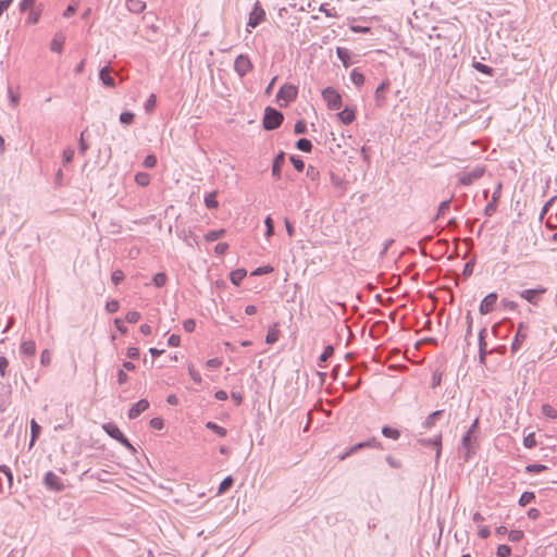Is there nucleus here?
<instances>
[{"instance_id": "obj_1", "label": "nucleus", "mask_w": 557, "mask_h": 557, "mask_svg": "<svg viewBox=\"0 0 557 557\" xmlns=\"http://www.w3.org/2000/svg\"><path fill=\"white\" fill-rule=\"evenodd\" d=\"M283 120H284V115L281 111L276 110L274 108L268 107L264 110L262 124H263L264 129L273 131L281 126Z\"/></svg>"}, {"instance_id": "obj_2", "label": "nucleus", "mask_w": 557, "mask_h": 557, "mask_svg": "<svg viewBox=\"0 0 557 557\" xmlns=\"http://www.w3.org/2000/svg\"><path fill=\"white\" fill-rule=\"evenodd\" d=\"M297 95L298 90L296 86L292 84H284L276 95L278 106L281 108L288 106L289 102L294 101L297 98Z\"/></svg>"}, {"instance_id": "obj_3", "label": "nucleus", "mask_w": 557, "mask_h": 557, "mask_svg": "<svg viewBox=\"0 0 557 557\" xmlns=\"http://www.w3.org/2000/svg\"><path fill=\"white\" fill-rule=\"evenodd\" d=\"M322 98L330 110L337 111L342 107V96L333 87H326L322 90Z\"/></svg>"}, {"instance_id": "obj_4", "label": "nucleus", "mask_w": 557, "mask_h": 557, "mask_svg": "<svg viewBox=\"0 0 557 557\" xmlns=\"http://www.w3.org/2000/svg\"><path fill=\"white\" fill-rule=\"evenodd\" d=\"M234 70L239 77H244L248 72L252 70V63L248 55L239 54L234 62Z\"/></svg>"}, {"instance_id": "obj_5", "label": "nucleus", "mask_w": 557, "mask_h": 557, "mask_svg": "<svg viewBox=\"0 0 557 557\" xmlns=\"http://www.w3.org/2000/svg\"><path fill=\"white\" fill-rule=\"evenodd\" d=\"M484 174L483 168H475L470 172H463L459 174V183L465 186L473 184L476 180L481 178Z\"/></svg>"}, {"instance_id": "obj_6", "label": "nucleus", "mask_w": 557, "mask_h": 557, "mask_svg": "<svg viewBox=\"0 0 557 557\" xmlns=\"http://www.w3.org/2000/svg\"><path fill=\"white\" fill-rule=\"evenodd\" d=\"M264 16L265 12L260 2L257 1L249 14L248 26L252 28L257 27L264 20Z\"/></svg>"}, {"instance_id": "obj_7", "label": "nucleus", "mask_w": 557, "mask_h": 557, "mask_svg": "<svg viewBox=\"0 0 557 557\" xmlns=\"http://www.w3.org/2000/svg\"><path fill=\"white\" fill-rule=\"evenodd\" d=\"M45 485L54 492H60L64 488L61 478L52 471H48L44 478Z\"/></svg>"}, {"instance_id": "obj_8", "label": "nucleus", "mask_w": 557, "mask_h": 557, "mask_svg": "<svg viewBox=\"0 0 557 557\" xmlns=\"http://www.w3.org/2000/svg\"><path fill=\"white\" fill-rule=\"evenodd\" d=\"M462 448L466 450L465 453V461H468L471 454H474L478 442L476 437L473 434L466 433L461 441Z\"/></svg>"}, {"instance_id": "obj_9", "label": "nucleus", "mask_w": 557, "mask_h": 557, "mask_svg": "<svg viewBox=\"0 0 557 557\" xmlns=\"http://www.w3.org/2000/svg\"><path fill=\"white\" fill-rule=\"evenodd\" d=\"M497 294L490 293L486 295L480 304L479 311L481 314H488L494 310L495 304L497 301Z\"/></svg>"}, {"instance_id": "obj_10", "label": "nucleus", "mask_w": 557, "mask_h": 557, "mask_svg": "<svg viewBox=\"0 0 557 557\" xmlns=\"http://www.w3.org/2000/svg\"><path fill=\"white\" fill-rule=\"evenodd\" d=\"M546 293L545 287H539L534 289H524L519 293L520 297L525 299L528 302L536 306L539 302V296Z\"/></svg>"}, {"instance_id": "obj_11", "label": "nucleus", "mask_w": 557, "mask_h": 557, "mask_svg": "<svg viewBox=\"0 0 557 557\" xmlns=\"http://www.w3.org/2000/svg\"><path fill=\"white\" fill-rule=\"evenodd\" d=\"M527 337H528L527 327L523 324H519L515 339L511 344V348H510L511 352H517L521 348V346Z\"/></svg>"}, {"instance_id": "obj_12", "label": "nucleus", "mask_w": 557, "mask_h": 557, "mask_svg": "<svg viewBox=\"0 0 557 557\" xmlns=\"http://www.w3.org/2000/svg\"><path fill=\"white\" fill-rule=\"evenodd\" d=\"M149 408V401L147 399H140L128 410V419H136L140 413Z\"/></svg>"}, {"instance_id": "obj_13", "label": "nucleus", "mask_w": 557, "mask_h": 557, "mask_svg": "<svg viewBox=\"0 0 557 557\" xmlns=\"http://www.w3.org/2000/svg\"><path fill=\"white\" fill-rule=\"evenodd\" d=\"M371 447V448H382L381 443L376 438H371L369 441L360 442L355 444L348 449V454H355L361 448Z\"/></svg>"}, {"instance_id": "obj_14", "label": "nucleus", "mask_w": 557, "mask_h": 557, "mask_svg": "<svg viewBox=\"0 0 557 557\" xmlns=\"http://www.w3.org/2000/svg\"><path fill=\"white\" fill-rule=\"evenodd\" d=\"M99 78L102 82V84L107 87H114L115 82L114 78L111 76V70L109 66H104L100 70Z\"/></svg>"}, {"instance_id": "obj_15", "label": "nucleus", "mask_w": 557, "mask_h": 557, "mask_svg": "<svg viewBox=\"0 0 557 557\" xmlns=\"http://www.w3.org/2000/svg\"><path fill=\"white\" fill-rule=\"evenodd\" d=\"M284 162H285V153L284 152H280L273 160L272 175L275 176L276 178L281 177V169H282V165L284 164Z\"/></svg>"}, {"instance_id": "obj_16", "label": "nucleus", "mask_w": 557, "mask_h": 557, "mask_svg": "<svg viewBox=\"0 0 557 557\" xmlns=\"http://www.w3.org/2000/svg\"><path fill=\"white\" fill-rule=\"evenodd\" d=\"M103 430L106 433L111 436L112 438L116 440L117 442L121 440V437L124 435L122 431L119 429V426L112 422L106 423L103 425Z\"/></svg>"}, {"instance_id": "obj_17", "label": "nucleus", "mask_w": 557, "mask_h": 557, "mask_svg": "<svg viewBox=\"0 0 557 557\" xmlns=\"http://www.w3.org/2000/svg\"><path fill=\"white\" fill-rule=\"evenodd\" d=\"M20 349L24 356L33 357L36 352V344L32 339L24 341L22 342Z\"/></svg>"}, {"instance_id": "obj_18", "label": "nucleus", "mask_w": 557, "mask_h": 557, "mask_svg": "<svg viewBox=\"0 0 557 557\" xmlns=\"http://www.w3.org/2000/svg\"><path fill=\"white\" fill-rule=\"evenodd\" d=\"M278 337H280L278 323H274L268 330V334L265 336V342H267V344H274L278 341Z\"/></svg>"}, {"instance_id": "obj_19", "label": "nucleus", "mask_w": 557, "mask_h": 557, "mask_svg": "<svg viewBox=\"0 0 557 557\" xmlns=\"http://www.w3.org/2000/svg\"><path fill=\"white\" fill-rule=\"evenodd\" d=\"M337 116L346 125L352 123V121L356 117L355 111L349 108H345L344 110L338 112Z\"/></svg>"}, {"instance_id": "obj_20", "label": "nucleus", "mask_w": 557, "mask_h": 557, "mask_svg": "<svg viewBox=\"0 0 557 557\" xmlns=\"http://www.w3.org/2000/svg\"><path fill=\"white\" fill-rule=\"evenodd\" d=\"M126 7L133 13H141L146 9V3L141 0H126Z\"/></svg>"}, {"instance_id": "obj_21", "label": "nucleus", "mask_w": 557, "mask_h": 557, "mask_svg": "<svg viewBox=\"0 0 557 557\" xmlns=\"http://www.w3.org/2000/svg\"><path fill=\"white\" fill-rule=\"evenodd\" d=\"M334 348L332 345H327L324 349V351L321 354L318 360V367L319 368H325L326 361L333 356Z\"/></svg>"}, {"instance_id": "obj_22", "label": "nucleus", "mask_w": 557, "mask_h": 557, "mask_svg": "<svg viewBox=\"0 0 557 557\" xmlns=\"http://www.w3.org/2000/svg\"><path fill=\"white\" fill-rule=\"evenodd\" d=\"M443 410H436L434 412H432L431 414H429L425 419V421L423 422V428L424 429H430L432 426L435 425V423L437 422V420L443 416Z\"/></svg>"}, {"instance_id": "obj_23", "label": "nucleus", "mask_w": 557, "mask_h": 557, "mask_svg": "<svg viewBox=\"0 0 557 557\" xmlns=\"http://www.w3.org/2000/svg\"><path fill=\"white\" fill-rule=\"evenodd\" d=\"M336 54L338 57V59L343 62V65L345 67H348L350 62V52L348 49L346 48H343V47H337L336 49Z\"/></svg>"}, {"instance_id": "obj_24", "label": "nucleus", "mask_w": 557, "mask_h": 557, "mask_svg": "<svg viewBox=\"0 0 557 557\" xmlns=\"http://www.w3.org/2000/svg\"><path fill=\"white\" fill-rule=\"evenodd\" d=\"M247 272L244 269H237L231 272L230 280L234 285H239L244 277L246 276Z\"/></svg>"}, {"instance_id": "obj_25", "label": "nucleus", "mask_w": 557, "mask_h": 557, "mask_svg": "<svg viewBox=\"0 0 557 557\" xmlns=\"http://www.w3.org/2000/svg\"><path fill=\"white\" fill-rule=\"evenodd\" d=\"M421 443L423 445H433L436 447V459L440 458L441 456V448H442V435L438 434L437 436H435L433 440H422Z\"/></svg>"}, {"instance_id": "obj_26", "label": "nucleus", "mask_w": 557, "mask_h": 557, "mask_svg": "<svg viewBox=\"0 0 557 557\" xmlns=\"http://www.w3.org/2000/svg\"><path fill=\"white\" fill-rule=\"evenodd\" d=\"M40 430H41L40 425L33 419L30 421L32 438H30V442H29V447H32L35 444L37 437L40 434Z\"/></svg>"}, {"instance_id": "obj_27", "label": "nucleus", "mask_w": 557, "mask_h": 557, "mask_svg": "<svg viewBox=\"0 0 557 557\" xmlns=\"http://www.w3.org/2000/svg\"><path fill=\"white\" fill-rule=\"evenodd\" d=\"M63 45H64V37L62 36H55L51 44H50V49L53 51V52H58L60 53L63 49Z\"/></svg>"}, {"instance_id": "obj_28", "label": "nucleus", "mask_w": 557, "mask_h": 557, "mask_svg": "<svg viewBox=\"0 0 557 557\" xmlns=\"http://www.w3.org/2000/svg\"><path fill=\"white\" fill-rule=\"evenodd\" d=\"M382 434L385 437H388V438H392V440H395V441H397L400 437V432L398 430L393 429V428L387 426V425L382 428Z\"/></svg>"}, {"instance_id": "obj_29", "label": "nucleus", "mask_w": 557, "mask_h": 557, "mask_svg": "<svg viewBox=\"0 0 557 557\" xmlns=\"http://www.w3.org/2000/svg\"><path fill=\"white\" fill-rule=\"evenodd\" d=\"M205 205L208 209L218 208L216 191H212L205 197Z\"/></svg>"}, {"instance_id": "obj_30", "label": "nucleus", "mask_w": 557, "mask_h": 557, "mask_svg": "<svg viewBox=\"0 0 557 557\" xmlns=\"http://www.w3.org/2000/svg\"><path fill=\"white\" fill-rule=\"evenodd\" d=\"M135 182L139 185V186H148L149 183H150V175L146 172H138L136 175H135Z\"/></svg>"}, {"instance_id": "obj_31", "label": "nucleus", "mask_w": 557, "mask_h": 557, "mask_svg": "<svg viewBox=\"0 0 557 557\" xmlns=\"http://www.w3.org/2000/svg\"><path fill=\"white\" fill-rule=\"evenodd\" d=\"M296 147L304 152H310L312 150V143L307 138H300L297 140Z\"/></svg>"}, {"instance_id": "obj_32", "label": "nucleus", "mask_w": 557, "mask_h": 557, "mask_svg": "<svg viewBox=\"0 0 557 557\" xmlns=\"http://www.w3.org/2000/svg\"><path fill=\"white\" fill-rule=\"evenodd\" d=\"M350 78L356 86H361L364 83V75L356 69L351 71Z\"/></svg>"}, {"instance_id": "obj_33", "label": "nucleus", "mask_w": 557, "mask_h": 557, "mask_svg": "<svg viewBox=\"0 0 557 557\" xmlns=\"http://www.w3.org/2000/svg\"><path fill=\"white\" fill-rule=\"evenodd\" d=\"M234 480L232 476H226L219 486L218 494L221 495L232 487Z\"/></svg>"}, {"instance_id": "obj_34", "label": "nucleus", "mask_w": 557, "mask_h": 557, "mask_svg": "<svg viewBox=\"0 0 557 557\" xmlns=\"http://www.w3.org/2000/svg\"><path fill=\"white\" fill-rule=\"evenodd\" d=\"M542 413L550 419L557 418V410L548 404H544L541 408Z\"/></svg>"}, {"instance_id": "obj_35", "label": "nucleus", "mask_w": 557, "mask_h": 557, "mask_svg": "<svg viewBox=\"0 0 557 557\" xmlns=\"http://www.w3.org/2000/svg\"><path fill=\"white\" fill-rule=\"evenodd\" d=\"M224 233H225V231L223 228L210 231L206 234L205 238L207 242H215L220 237H222L224 235Z\"/></svg>"}, {"instance_id": "obj_36", "label": "nucleus", "mask_w": 557, "mask_h": 557, "mask_svg": "<svg viewBox=\"0 0 557 557\" xmlns=\"http://www.w3.org/2000/svg\"><path fill=\"white\" fill-rule=\"evenodd\" d=\"M206 428L213 431L221 437L226 435V430L212 421L207 422Z\"/></svg>"}, {"instance_id": "obj_37", "label": "nucleus", "mask_w": 557, "mask_h": 557, "mask_svg": "<svg viewBox=\"0 0 557 557\" xmlns=\"http://www.w3.org/2000/svg\"><path fill=\"white\" fill-rule=\"evenodd\" d=\"M534 498H535V495L533 492H524V493H522V495L519 498V505L521 507H524L528 504H530L531 502H533Z\"/></svg>"}, {"instance_id": "obj_38", "label": "nucleus", "mask_w": 557, "mask_h": 557, "mask_svg": "<svg viewBox=\"0 0 557 557\" xmlns=\"http://www.w3.org/2000/svg\"><path fill=\"white\" fill-rule=\"evenodd\" d=\"M134 120H135V114L131 111H125L120 114V122L124 125L133 124Z\"/></svg>"}, {"instance_id": "obj_39", "label": "nucleus", "mask_w": 557, "mask_h": 557, "mask_svg": "<svg viewBox=\"0 0 557 557\" xmlns=\"http://www.w3.org/2000/svg\"><path fill=\"white\" fill-rule=\"evenodd\" d=\"M0 472L5 474L7 481H8V490L10 491L13 484V474L10 470V468L5 465L0 466Z\"/></svg>"}, {"instance_id": "obj_40", "label": "nucleus", "mask_w": 557, "mask_h": 557, "mask_svg": "<svg viewBox=\"0 0 557 557\" xmlns=\"http://www.w3.org/2000/svg\"><path fill=\"white\" fill-rule=\"evenodd\" d=\"M40 14H41V10L40 9H34V10L29 11V14H28V17H27V23L28 24H36V23H38V21L40 18Z\"/></svg>"}, {"instance_id": "obj_41", "label": "nucleus", "mask_w": 557, "mask_h": 557, "mask_svg": "<svg viewBox=\"0 0 557 557\" xmlns=\"http://www.w3.org/2000/svg\"><path fill=\"white\" fill-rule=\"evenodd\" d=\"M473 67L480 72V73H483V74H486V75H492L493 73V69L490 67L488 65L486 64H483L481 62H474L473 63Z\"/></svg>"}, {"instance_id": "obj_42", "label": "nucleus", "mask_w": 557, "mask_h": 557, "mask_svg": "<svg viewBox=\"0 0 557 557\" xmlns=\"http://www.w3.org/2000/svg\"><path fill=\"white\" fill-rule=\"evenodd\" d=\"M523 445L525 448H534L536 446V438H535V434L534 433H530L528 434L524 438H523Z\"/></svg>"}, {"instance_id": "obj_43", "label": "nucleus", "mask_w": 557, "mask_h": 557, "mask_svg": "<svg viewBox=\"0 0 557 557\" xmlns=\"http://www.w3.org/2000/svg\"><path fill=\"white\" fill-rule=\"evenodd\" d=\"M524 534L521 530H511L508 534V540L510 542L517 543L523 539Z\"/></svg>"}, {"instance_id": "obj_44", "label": "nucleus", "mask_w": 557, "mask_h": 557, "mask_svg": "<svg viewBox=\"0 0 557 557\" xmlns=\"http://www.w3.org/2000/svg\"><path fill=\"white\" fill-rule=\"evenodd\" d=\"M546 469H547V467L545 465H537V463L528 465L525 467V471L529 473H540V472L545 471Z\"/></svg>"}, {"instance_id": "obj_45", "label": "nucleus", "mask_w": 557, "mask_h": 557, "mask_svg": "<svg viewBox=\"0 0 557 557\" xmlns=\"http://www.w3.org/2000/svg\"><path fill=\"white\" fill-rule=\"evenodd\" d=\"M511 554V548L508 545L502 544L497 547V557H509Z\"/></svg>"}, {"instance_id": "obj_46", "label": "nucleus", "mask_w": 557, "mask_h": 557, "mask_svg": "<svg viewBox=\"0 0 557 557\" xmlns=\"http://www.w3.org/2000/svg\"><path fill=\"white\" fill-rule=\"evenodd\" d=\"M152 281L157 287H162L166 283V275L163 272L157 273Z\"/></svg>"}, {"instance_id": "obj_47", "label": "nucleus", "mask_w": 557, "mask_h": 557, "mask_svg": "<svg viewBox=\"0 0 557 557\" xmlns=\"http://www.w3.org/2000/svg\"><path fill=\"white\" fill-rule=\"evenodd\" d=\"M306 175L308 178H310L311 181H317L320 176V172L318 169H315L314 166L312 165H309L307 168V171H306Z\"/></svg>"}, {"instance_id": "obj_48", "label": "nucleus", "mask_w": 557, "mask_h": 557, "mask_svg": "<svg viewBox=\"0 0 557 557\" xmlns=\"http://www.w3.org/2000/svg\"><path fill=\"white\" fill-rule=\"evenodd\" d=\"M36 0H22L20 3V10L22 12H25L27 10L32 11L35 9Z\"/></svg>"}, {"instance_id": "obj_49", "label": "nucleus", "mask_w": 557, "mask_h": 557, "mask_svg": "<svg viewBox=\"0 0 557 557\" xmlns=\"http://www.w3.org/2000/svg\"><path fill=\"white\" fill-rule=\"evenodd\" d=\"M264 224L267 226L265 236L267 237L272 236L274 234V223L270 215L265 218Z\"/></svg>"}, {"instance_id": "obj_50", "label": "nucleus", "mask_w": 557, "mask_h": 557, "mask_svg": "<svg viewBox=\"0 0 557 557\" xmlns=\"http://www.w3.org/2000/svg\"><path fill=\"white\" fill-rule=\"evenodd\" d=\"M449 207H450V199L443 201L438 206L436 219H440L441 216H443L446 213V211L449 209Z\"/></svg>"}, {"instance_id": "obj_51", "label": "nucleus", "mask_w": 557, "mask_h": 557, "mask_svg": "<svg viewBox=\"0 0 557 557\" xmlns=\"http://www.w3.org/2000/svg\"><path fill=\"white\" fill-rule=\"evenodd\" d=\"M289 159H290V162L293 163L294 168L298 172H301L305 169V162L300 158H298L296 156H292Z\"/></svg>"}, {"instance_id": "obj_52", "label": "nucleus", "mask_w": 557, "mask_h": 557, "mask_svg": "<svg viewBox=\"0 0 557 557\" xmlns=\"http://www.w3.org/2000/svg\"><path fill=\"white\" fill-rule=\"evenodd\" d=\"M144 166L147 168V169H151V168H154L156 164H157V158L156 156L153 154H148L144 162H143Z\"/></svg>"}, {"instance_id": "obj_53", "label": "nucleus", "mask_w": 557, "mask_h": 557, "mask_svg": "<svg viewBox=\"0 0 557 557\" xmlns=\"http://www.w3.org/2000/svg\"><path fill=\"white\" fill-rule=\"evenodd\" d=\"M156 103H157L156 96L153 94H151L145 103V110L147 112H151L154 109Z\"/></svg>"}, {"instance_id": "obj_54", "label": "nucleus", "mask_w": 557, "mask_h": 557, "mask_svg": "<svg viewBox=\"0 0 557 557\" xmlns=\"http://www.w3.org/2000/svg\"><path fill=\"white\" fill-rule=\"evenodd\" d=\"M124 273L123 271L121 270H115L113 273H112V276H111V280L113 282L114 285H119L123 280H124Z\"/></svg>"}, {"instance_id": "obj_55", "label": "nucleus", "mask_w": 557, "mask_h": 557, "mask_svg": "<svg viewBox=\"0 0 557 557\" xmlns=\"http://www.w3.org/2000/svg\"><path fill=\"white\" fill-rule=\"evenodd\" d=\"M388 87V83L387 82H383L381 83L377 88L375 89V99L379 101L383 98V92L385 91V89Z\"/></svg>"}, {"instance_id": "obj_56", "label": "nucleus", "mask_w": 557, "mask_h": 557, "mask_svg": "<svg viewBox=\"0 0 557 557\" xmlns=\"http://www.w3.org/2000/svg\"><path fill=\"white\" fill-rule=\"evenodd\" d=\"M139 319H140V313L137 311H128L125 317V320L128 323H136V322H138Z\"/></svg>"}, {"instance_id": "obj_57", "label": "nucleus", "mask_w": 557, "mask_h": 557, "mask_svg": "<svg viewBox=\"0 0 557 557\" xmlns=\"http://www.w3.org/2000/svg\"><path fill=\"white\" fill-rule=\"evenodd\" d=\"M294 132H295V134H305L307 132V125H306L305 121H302V120L297 121L294 126Z\"/></svg>"}, {"instance_id": "obj_58", "label": "nucleus", "mask_w": 557, "mask_h": 557, "mask_svg": "<svg viewBox=\"0 0 557 557\" xmlns=\"http://www.w3.org/2000/svg\"><path fill=\"white\" fill-rule=\"evenodd\" d=\"M74 153H75V151H74L73 148H71V147L66 148L63 151V162L64 163H70L73 160V158H74Z\"/></svg>"}, {"instance_id": "obj_59", "label": "nucleus", "mask_w": 557, "mask_h": 557, "mask_svg": "<svg viewBox=\"0 0 557 557\" xmlns=\"http://www.w3.org/2000/svg\"><path fill=\"white\" fill-rule=\"evenodd\" d=\"M51 362V354L48 349H45L40 356V363L42 366H49Z\"/></svg>"}, {"instance_id": "obj_60", "label": "nucleus", "mask_w": 557, "mask_h": 557, "mask_svg": "<svg viewBox=\"0 0 557 557\" xmlns=\"http://www.w3.org/2000/svg\"><path fill=\"white\" fill-rule=\"evenodd\" d=\"M188 372L194 382L201 383V375L193 366H189Z\"/></svg>"}, {"instance_id": "obj_61", "label": "nucleus", "mask_w": 557, "mask_h": 557, "mask_svg": "<svg viewBox=\"0 0 557 557\" xmlns=\"http://www.w3.org/2000/svg\"><path fill=\"white\" fill-rule=\"evenodd\" d=\"M163 425V420L159 417L152 418L150 420V426L154 430H161Z\"/></svg>"}, {"instance_id": "obj_62", "label": "nucleus", "mask_w": 557, "mask_h": 557, "mask_svg": "<svg viewBox=\"0 0 557 557\" xmlns=\"http://www.w3.org/2000/svg\"><path fill=\"white\" fill-rule=\"evenodd\" d=\"M126 356L129 359H138L139 358V349L137 347H129L126 351Z\"/></svg>"}, {"instance_id": "obj_63", "label": "nucleus", "mask_w": 557, "mask_h": 557, "mask_svg": "<svg viewBox=\"0 0 557 557\" xmlns=\"http://www.w3.org/2000/svg\"><path fill=\"white\" fill-rule=\"evenodd\" d=\"M183 326L186 332H193L196 327V322L193 319H188L184 321Z\"/></svg>"}, {"instance_id": "obj_64", "label": "nucleus", "mask_w": 557, "mask_h": 557, "mask_svg": "<svg viewBox=\"0 0 557 557\" xmlns=\"http://www.w3.org/2000/svg\"><path fill=\"white\" fill-rule=\"evenodd\" d=\"M119 307L120 306H119L117 300H111V301L107 302V306H106L107 310L111 313L116 312L119 310Z\"/></svg>"}]
</instances>
